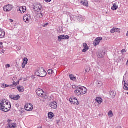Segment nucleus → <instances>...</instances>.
<instances>
[{"instance_id":"nucleus-1","label":"nucleus","mask_w":128,"mask_h":128,"mask_svg":"<svg viewBox=\"0 0 128 128\" xmlns=\"http://www.w3.org/2000/svg\"><path fill=\"white\" fill-rule=\"evenodd\" d=\"M36 94L38 96L42 98L43 100H48V95H46V93L42 90L39 88L36 90Z\"/></svg>"},{"instance_id":"nucleus-2","label":"nucleus","mask_w":128,"mask_h":128,"mask_svg":"<svg viewBox=\"0 0 128 128\" xmlns=\"http://www.w3.org/2000/svg\"><path fill=\"white\" fill-rule=\"evenodd\" d=\"M36 76H40V78H44V76H46L48 73L44 68H41V69L37 70L35 73Z\"/></svg>"},{"instance_id":"nucleus-3","label":"nucleus","mask_w":128,"mask_h":128,"mask_svg":"<svg viewBox=\"0 0 128 128\" xmlns=\"http://www.w3.org/2000/svg\"><path fill=\"white\" fill-rule=\"evenodd\" d=\"M34 10L36 13L44 11L42 6L40 4H34Z\"/></svg>"},{"instance_id":"nucleus-4","label":"nucleus","mask_w":128,"mask_h":128,"mask_svg":"<svg viewBox=\"0 0 128 128\" xmlns=\"http://www.w3.org/2000/svg\"><path fill=\"white\" fill-rule=\"evenodd\" d=\"M4 104H6V100H3L0 102V110L4 112H8V109L4 107Z\"/></svg>"},{"instance_id":"nucleus-5","label":"nucleus","mask_w":128,"mask_h":128,"mask_svg":"<svg viewBox=\"0 0 128 128\" xmlns=\"http://www.w3.org/2000/svg\"><path fill=\"white\" fill-rule=\"evenodd\" d=\"M34 109V106H32V104L30 103L26 104L25 105V110H27L28 112H30V110H32Z\"/></svg>"},{"instance_id":"nucleus-6","label":"nucleus","mask_w":128,"mask_h":128,"mask_svg":"<svg viewBox=\"0 0 128 128\" xmlns=\"http://www.w3.org/2000/svg\"><path fill=\"white\" fill-rule=\"evenodd\" d=\"M70 102L72 104H76L78 106L80 104V102L78 100V99L76 97H74L73 98H70Z\"/></svg>"},{"instance_id":"nucleus-7","label":"nucleus","mask_w":128,"mask_h":128,"mask_svg":"<svg viewBox=\"0 0 128 128\" xmlns=\"http://www.w3.org/2000/svg\"><path fill=\"white\" fill-rule=\"evenodd\" d=\"M75 94L77 96H82V90H80V86H78L76 88V90L74 91Z\"/></svg>"},{"instance_id":"nucleus-8","label":"nucleus","mask_w":128,"mask_h":128,"mask_svg":"<svg viewBox=\"0 0 128 128\" xmlns=\"http://www.w3.org/2000/svg\"><path fill=\"white\" fill-rule=\"evenodd\" d=\"M23 20L24 22L26 24H30V15L28 14L24 15L23 18Z\"/></svg>"},{"instance_id":"nucleus-9","label":"nucleus","mask_w":128,"mask_h":128,"mask_svg":"<svg viewBox=\"0 0 128 128\" xmlns=\"http://www.w3.org/2000/svg\"><path fill=\"white\" fill-rule=\"evenodd\" d=\"M62 40H70V36L61 35L58 36V42H60Z\"/></svg>"},{"instance_id":"nucleus-10","label":"nucleus","mask_w":128,"mask_h":128,"mask_svg":"<svg viewBox=\"0 0 128 128\" xmlns=\"http://www.w3.org/2000/svg\"><path fill=\"white\" fill-rule=\"evenodd\" d=\"M102 40V37H98L96 38L95 40L94 41V46H98L100 44V41Z\"/></svg>"},{"instance_id":"nucleus-11","label":"nucleus","mask_w":128,"mask_h":128,"mask_svg":"<svg viewBox=\"0 0 128 128\" xmlns=\"http://www.w3.org/2000/svg\"><path fill=\"white\" fill-rule=\"evenodd\" d=\"M12 10V5H7L6 6H4V12H10Z\"/></svg>"},{"instance_id":"nucleus-12","label":"nucleus","mask_w":128,"mask_h":128,"mask_svg":"<svg viewBox=\"0 0 128 128\" xmlns=\"http://www.w3.org/2000/svg\"><path fill=\"white\" fill-rule=\"evenodd\" d=\"M50 108H53L54 110H56L58 108V103L56 102H50Z\"/></svg>"},{"instance_id":"nucleus-13","label":"nucleus","mask_w":128,"mask_h":128,"mask_svg":"<svg viewBox=\"0 0 128 128\" xmlns=\"http://www.w3.org/2000/svg\"><path fill=\"white\" fill-rule=\"evenodd\" d=\"M80 90H81V93H82V96L86 94L88 92V89L84 86H80Z\"/></svg>"},{"instance_id":"nucleus-14","label":"nucleus","mask_w":128,"mask_h":128,"mask_svg":"<svg viewBox=\"0 0 128 128\" xmlns=\"http://www.w3.org/2000/svg\"><path fill=\"white\" fill-rule=\"evenodd\" d=\"M37 18H42L44 16V11H41L40 12H37Z\"/></svg>"},{"instance_id":"nucleus-15","label":"nucleus","mask_w":128,"mask_h":128,"mask_svg":"<svg viewBox=\"0 0 128 128\" xmlns=\"http://www.w3.org/2000/svg\"><path fill=\"white\" fill-rule=\"evenodd\" d=\"M10 98L14 100H18L20 98V95H17L16 96L14 95H10Z\"/></svg>"},{"instance_id":"nucleus-16","label":"nucleus","mask_w":128,"mask_h":128,"mask_svg":"<svg viewBox=\"0 0 128 128\" xmlns=\"http://www.w3.org/2000/svg\"><path fill=\"white\" fill-rule=\"evenodd\" d=\"M4 106H5L4 108L8 109V112L10 110V108H12V105L10 104V102H6V103L4 104Z\"/></svg>"},{"instance_id":"nucleus-17","label":"nucleus","mask_w":128,"mask_h":128,"mask_svg":"<svg viewBox=\"0 0 128 128\" xmlns=\"http://www.w3.org/2000/svg\"><path fill=\"white\" fill-rule=\"evenodd\" d=\"M6 36L4 30L0 28V38H4Z\"/></svg>"},{"instance_id":"nucleus-18","label":"nucleus","mask_w":128,"mask_h":128,"mask_svg":"<svg viewBox=\"0 0 128 128\" xmlns=\"http://www.w3.org/2000/svg\"><path fill=\"white\" fill-rule=\"evenodd\" d=\"M80 4L82 6H84L86 7L88 6V2L87 1V0H81Z\"/></svg>"},{"instance_id":"nucleus-19","label":"nucleus","mask_w":128,"mask_h":128,"mask_svg":"<svg viewBox=\"0 0 128 128\" xmlns=\"http://www.w3.org/2000/svg\"><path fill=\"white\" fill-rule=\"evenodd\" d=\"M17 125L16 124H8L6 128H16Z\"/></svg>"},{"instance_id":"nucleus-20","label":"nucleus","mask_w":128,"mask_h":128,"mask_svg":"<svg viewBox=\"0 0 128 128\" xmlns=\"http://www.w3.org/2000/svg\"><path fill=\"white\" fill-rule=\"evenodd\" d=\"M21 14H24L26 12V6H22L21 8H20L18 10Z\"/></svg>"},{"instance_id":"nucleus-21","label":"nucleus","mask_w":128,"mask_h":128,"mask_svg":"<svg viewBox=\"0 0 128 128\" xmlns=\"http://www.w3.org/2000/svg\"><path fill=\"white\" fill-rule=\"evenodd\" d=\"M106 56V52H100L98 54V56L99 58H102Z\"/></svg>"},{"instance_id":"nucleus-22","label":"nucleus","mask_w":128,"mask_h":128,"mask_svg":"<svg viewBox=\"0 0 128 128\" xmlns=\"http://www.w3.org/2000/svg\"><path fill=\"white\" fill-rule=\"evenodd\" d=\"M109 94L110 96V98H114L116 97V93L114 92V91L112 90L110 91Z\"/></svg>"},{"instance_id":"nucleus-23","label":"nucleus","mask_w":128,"mask_h":128,"mask_svg":"<svg viewBox=\"0 0 128 128\" xmlns=\"http://www.w3.org/2000/svg\"><path fill=\"white\" fill-rule=\"evenodd\" d=\"M118 8V3H114L113 4V6L112 7V10H116Z\"/></svg>"},{"instance_id":"nucleus-24","label":"nucleus","mask_w":128,"mask_h":128,"mask_svg":"<svg viewBox=\"0 0 128 128\" xmlns=\"http://www.w3.org/2000/svg\"><path fill=\"white\" fill-rule=\"evenodd\" d=\"M72 22H76V18L78 16H74L72 14L70 16Z\"/></svg>"},{"instance_id":"nucleus-25","label":"nucleus","mask_w":128,"mask_h":128,"mask_svg":"<svg viewBox=\"0 0 128 128\" xmlns=\"http://www.w3.org/2000/svg\"><path fill=\"white\" fill-rule=\"evenodd\" d=\"M96 102L98 104H101L102 103V99L100 97H98L96 98Z\"/></svg>"},{"instance_id":"nucleus-26","label":"nucleus","mask_w":128,"mask_h":128,"mask_svg":"<svg viewBox=\"0 0 128 128\" xmlns=\"http://www.w3.org/2000/svg\"><path fill=\"white\" fill-rule=\"evenodd\" d=\"M123 82H124V88L125 90H128V84L126 82L124 78H123Z\"/></svg>"},{"instance_id":"nucleus-27","label":"nucleus","mask_w":128,"mask_h":128,"mask_svg":"<svg viewBox=\"0 0 128 128\" xmlns=\"http://www.w3.org/2000/svg\"><path fill=\"white\" fill-rule=\"evenodd\" d=\"M76 20H78V22H82V20H84L82 16L81 15H78L76 18Z\"/></svg>"},{"instance_id":"nucleus-28","label":"nucleus","mask_w":128,"mask_h":128,"mask_svg":"<svg viewBox=\"0 0 128 128\" xmlns=\"http://www.w3.org/2000/svg\"><path fill=\"white\" fill-rule=\"evenodd\" d=\"M54 113H52V112H50L48 114V118H50V120H52V118L54 116Z\"/></svg>"},{"instance_id":"nucleus-29","label":"nucleus","mask_w":128,"mask_h":128,"mask_svg":"<svg viewBox=\"0 0 128 128\" xmlns=\"http://www.w3.org/2000/svg\"><path fill=\"white\" fill-rule=\"evenodd\" d=\"M96 84L98 88H100L101 86H102L103 84L102 81H97Z\"/></svg>"},{"instance_id":"nucleus-30","label":"nucleus","mask_w":128,"mask_h":128,"mask_svg":"<svg viewBox=\"0 0 128 128\" xmlns=\"http://www.w3.org/2000/svg\"><path fill=\"white\" fill-rule=\"evenodd\" d=\"M18 90L20 92H24V87L22 86L20 87V86H18Z\"/></svg>"},{"instance_id":"nucleus-31","label":"nucleus","mask_w":128,"mask_h":128,"mask_svg":"<svg viewBox=\"0 0 128 128\" xmlns=\"http://www.w3.org/2000/svg\"><path fill=\"white\" fill-rule=\"evenodd\" d=\"M70 79L71 80H74V82H76V78L74 77V76L72 74H70Z\"/></svg>"},{"instance_id":"nucleus-32","label":"nucleus","mask_w":128,"mask_h":128,"mask_svg":"<svg viewBox=\"0 0 128 128\" xmlns=\"http://www.w3.org/2000/svg\"><path fill=\"white\" fill-rule=\"evenodd\" d=\"M28 59L26 58H24V59L23 60V64H28Z\"/></svg>"},{"instance_id":"nucleus-33","label":"nucleus","mask_w":128,"mask_h":128,"mask_svg":"<svg viewBox=\"0 0 128 128\" xmlns=\"http://www.w3.org/2000/svg\"><path fill=\"white\" fill-rule=\"evenodd\" d=\"M3 88H10V85H8L6 84H3L2 86Z\"/></svg>"},{"instance_id":"nucleus-34","label":"nucleus","mask_w":128,"mask_h":128,"mask_svg":"<svg viewBox=\"0 0 128 128\" xmlns=\"http://www.w3.org/2000/svg\"><path fill=\"white\" fill-rule=\"evenodd\" d=\"M84 48H85L86 50H90L88 46V44H86V43L84 44Z\"/></svg>"},{"instance_id":"nucleus-35","label":"nucleus","mask_w":128,"mask_h":128,"mask_svg":"<svg viewBox=\"0 0 128 128\" xmlns=\"http://www.w3.org/2000/svg\"><path fill=\"white\" fill-rule=\"evenodd\" d=\"M108 116H112V117L113 116H114V114L112 113V111L110 110L109 112L108 113Z\"/></svg>"},{"instance_id":"nucleus-36","label":"nucleus","mask_w":128,"mask_h":128,"mask_svg":"<svg viewBox=\"0 0 128 128\" xmlns=\"http://www.w3.org/2000/svg\"><path fill=\"white\" fill-rule=\"evenodd\" d=\"M48 74H54V70H52V69H50L48 70Z\"/></svg>"},{"instance_id":"nucleus-37","label":"nucleus","mask_w":128,"mask_h":128,"mask_svg":"<svg viewBox=\"0 0 128 128\" xmlns=\"http://www.w3.org/2000/svg\"><path fill=\"white\" fill-rule=\"evenodd\" d=\"M18 86V84H16V82H13V84L10 85V87L13 88V86Z\"/></svg>"},{"instance_id":"nucleus-38","label":"nucleus","mask_w":128,"mask_h":128,"mask_svg":"<svg viewBox=\"0 0 128 128\" xmlns=\"http://www.w3.org/2000/svg\"><path fill=\"white\" fill-rule=\"evenodd\" d=\"M111 34H114L116 32V30L115 28H113L111 30H110Z\"/></svg>"},{"instance_id":"nucleus-39","label":"nucleus","mask_w":128,"mask_h":128,"mask_svg":"<svg viewBox=\"0 0 128 128\" xmlns=\"http://www.w3.org/2000/svg\"><path fill=\"white\" fill-rule=\"evenodd\" d=\"M90 68L88 67L86 70V72H90Z\"/></svg>"},{"instance_id":"nucleus-40","label":"nucleus","mask_w":128,"mask_h":128,"mask_svg":"<svg viewBox=\"0 0 128 128\" xmlns=\"http://www.w3.org/2000/svg\"><path fill=\"white\" fill-rule=\"evenodd\" d=\"M6 68H10V64H7L6 66Z\"/></svg>"},{"instance_id":"nucleus-41","label":"nucleus","mask_w":128,"mask_h":128,"mask_svg":"<svg viewBox=\"0 0 128 128\" xmlns=\"http://www.w3.org/2000/svg\"><path fill=\"white\" fill-rule=\"evenodd\" d=\"M26 64H24L22 63V68H26Z\"/></svg>"},{"instance_id":"nucleus-42","label":"nucleus","mask_w":128,"mask_h":128,"mask_svg":"<svg viewBox=\"0 0 128 128\" xmlns=\"http://www.w3.org/2000/svg\"><path fill=\"white\" fill-rule=\"evenodd\" d=\"M120 32V29L118 28H115V32Z\"/></svg>"},{"instance_id":"nucleus-43","label":"nucleus","mask_w":128,"mask_h":128,"mask_svg":"<svg viewBox=\"0 0 128 128\" xmlns=\"http://www.w3.org/2000/svg\"><path fill=\"white\" fill-rule=\"evenodd\" d=\"M88 50L84 48V49L82 50V52H88Z\"/></svg>"},{"instance_id":"nucleus-44","label":"nucleus","mask_w":128,"mask_h":128,"mask_svg":"<svg viewBox=\"0 0 128 128\" xmlns=\"http://www.w3.org/2000/svg\"><path fill=\"white\" fill-rule=\"evenodd\" d=\"M12 120L10 119H8V124H10L12 122Z\"/></svg>"},{"instance_id":"nucleus-45","label":"nucleus","mask_w":128,"mask_h":128,"mask_svg":"<svg viewBox=\"0 0 128 128\" xmlns=\"http://www.w3.org/2000/svg\"><path fill=\"white\" fill-rule=\"evenodd\" d=\"M48 24V23H46L45 24L43 25L44 28H46V26Z\"/></svg>"},{"instance_id":"nucleus-46","label":"nucleus","mask_w":128,"mask_h":128,"mask_svg":"<svg viewBox=\"0 0 128 128\" xmlns=\"http://www.w3.org/2000/svg\"><path fill=\"white\" fill-rule=\"evenodd\" d=\"M44 1L46 2H52V0H44Z\"/></svg>"},{"instance_id":"nucleus-47","label":"nucleus","mask_w":128,"mask_h":128,"mask_svg":"<svg viewBox=\"0 0 128 128\" xmlns=\"http://www.w3.org/2000/svg\"><path fill=\"white\" fill-rule=\"evenodd\" d=\"M76 88V85L72 86V88Z\"/></svg>"},{"instance_id":"nucleus-48","label":"nucleus","mask_w":128,"mask_h":128,"mask_svg":"<svg viewBox=\"0 0 128 128\" xmlns=\"http://www.w3.org/2000/svg\"><path fill=\"white\" fill-rule=\"evenodd\" d=\"M10 22H14V20H12V19H10Z\"/></svg>"},{"instance_id":"nucleus-49","label":"nucleus","mask_w":128,"mask_h":128,"mask_svg":"<svg viewBox=\"0 0 128 128\" xmlns=\"http://www.w3.org/2000/svg\"><path fill=\"white\" fill-rule=\"evenodd\" d=\"M22 50V47H20V48H18V50Z\"/></svg>"},{"instance_id":"nucleus-50","label":"nucleus","mask_w":128,"mask_h":128,"mask_svg":"<svg viewBox=\"0 0 128 128\" xmlns=\"http://www.w3.org/2000/svg\"><path fill=\"white\" fill-rule=\"evenodd\" d=\"M4 52H6L4 50H2V54H4Z\"/></svg>"},{"instance_id":"nucleus-51","label":"nucleus","mask_w":128,"mask_h":128,"mask_svg":"<svg viewBox=\"0 0 128 128\" xmlns=\"http://www.w3.org/2000/svg\"><path fill=\"white\" fill-rule=\"evenodd\" d=\"M0 46H2V44H3L2 42H0Z\"/></svg>"},{"instance_id":"nucleus-52","label":"nucleus","mask_w":128,"mask_h":128,"mask_svg":"<svg viewBox=\"0 0 128 128\" xmlns=\"http://www.w3.org/2000/svg\"><path fill=\"white\" fill-rule=\"evenodd\" d=\"M60 124V120L57 121V124Z\"/></svg>"},{"instance_id":"nucleus-53","label":"nucleus","mask_w":128,"mask_h":128,"mask_svg":"<svg viewBox=\"0 0 128 128\" xmlns=\"http://www.w3.org/2000/svg\"><path fill=\"white\" fill-rule=\"evenodd\" d=\"M16 84H20V81H18Z\"/></svg>"},{"instance_id":"nucleus-54","label":"nucleus","mask_w":128,"mask_h":128,"mask_svg":"<svg viewBox=\"0 0 128 128\" xmlns=\"http://www.w3.org/2000/svg\"><path fill=\"white\" fill-rule=\"evenodd\" d=\"M127 36H128V32H127Z\"/></svg>"},{"instance_id":"nucleus-55","label":"nucleus","mask_w":128,"mask_h":128,"mask_svg":"<svg viewBox=\"0 0 128 128\" xmlns=\"http://www.w3.org/2000/svg\"><path fill=\"white\" fill-rule=\"evenodd\" d=\"M42 128L41 127H39V128Z\"/></svg>"},{"instance_id":"nucleus-56","label":"nucleus","mask_w":128,"mask_h":128,"mask_svg":"<svg viewBox=\"0 0 128 128\" xmlns=\"http://www.w3.org/2000/svg\"><path fill=\"white\" fill-rule=\"evenodd\" d=\"M127 94L128 95V92H127Z\"/></svg>"}]
</instances>
